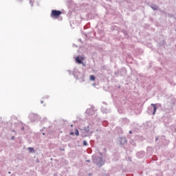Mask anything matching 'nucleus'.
<instances>
[{
    "mask_svg": "<svg viewBox=\"0 0 176 176\" xmlns=\"http://www.w3.org/2000/svg\"><path fill=\"white\" fill-rule=\"evenodd\" d=\"M93 162L94 164H96L98 167H102V166H104L105 164V162L104 160H102V157H96L93 159Z\"/></svg>",
    "mask_w": 176,
    "mask_h": 176,
    "instance_id": "1",
    "label": "nucleus"
},
{
    "mask_svg": "<svg viewBox=\"0 0 176 176\" xmlns=\"http://www.w3.org/2000/svg\"><path fill=\"white\" fill-rule=\"evenodd\" d=\"M29 118L32 122H39L41 120V116L35 113H30Z\"/></svg>",
    "mask_w": 176,
    "mask_h": 176,
    "instance_id": "2",
    "label": "nucleus"
},
{
    "mask_svg": "<svg viewBox=\"0 0 176 176\" xmlns=\"http://www.w3.org/2000/svg\"><path fill=\"white\" fill-rule=\"evenodd\" d=\"M127 71L126 70V69L122 68V69H120L118 70V72H116L114 73V75L118 77V76H123L124 75H126Z\"/></svg>",
    "mask_w": 176,
    "mask_h": 176,
    "instance_id": "3",
    "label": "nucleus"
},
{
    "mask_svg": "<svg viewBox=\"0 0 176 176\" xmlns=\"http://www.w3.org/2000/svg\"><path fill=\"white\" fill-rule=\"evenodd\" d=\"M63 12L60 10H52L51 12V17H54V19H57V17H59V16L62 14Z\"/></svg>",
    "mask_w": 176,
    "mask_h": 176,
    "instance_id": "4",
    "label": "nucleus"
},
{
    "mask_svg": "<svg viewBox=\"0 0 176 176\" xmlns=\"http://www.w3.org/2000/svg\"><path fill=\"white\" fill-rule=\"evenodd\" d=\"M85 112L89 116H93V115H96V111H94V109L93 108L87 109Z\"/></svg>",
    "mask_w": 176,
    "mask_h": 176,
    "instance_id": "5",
    "label": "nucleus"
},
{
    "mask_svg": "<svg viewBox=\"0 0 176 176\" xmlns=\"http://www.w3.org/2000/svg\"><path fill=\"white\" fill-rule=\"evenodd\" d=\"M73 75L76 79H80L83 76V74L78 71H74Z\"/></svg>",
    "mask_w": 176,
    "mask_h": 176,
    "instance_id": "6",
    "label": "nucleus"
},
{
    "mask_svg": "<svg viewBox=\"0 0 176 176\" xmlns=\"http://www.w3.org/2000/svg\"><path fill=\"white\" fill-rule=\"evenodd\" d=\"M83 57L82 56H77L76 58V62L77 63V64H82V65L85 67V63H83Z\"/></svg>",
    "mask_w": 176,
    "mask_h": 176,
    "instance_id": "7",
    "label": "nucleus"
},
{
    "mask_svg": "<svg viewBox=\"0 0 176 176\" xmlns=\"http://www.w3.org/2000/svg\"><path fill=\"white\" fill-rule=\"evenodd\" d=\"M118 141L120 142V145H124V144L127 143V139L124 137H120L118 138Z\"/></svg>",
    "mask_w": 176,
    "mask_h": 176,
    "instance_id": "8",
    "label": "nucleus"
},
{
    "mask_svg": "<svg viewBox=\"0 0 176 176\" xmlns=\"http://www.w3.org/2000/svg\"><path fill=\"white\" fill-rule=\"evenodd\" d=\"M151 105L153 107L152 115H156V111L157 110V104L152 103Z\"/></svg>",
    "mask_w": 176,
    "mask_h": 176,
    "instance_id": "9",
    "label": "nucleus"
},
{
    "mask_svg": "<svg viewBox=\"0 0 176 176\" xmlns=\"http://www.w3.org/2000/svg\"><path fill=\"white\" fill-rule=\"evenodd\" d=\"M101 111L102 112V113H109V112H111V110L109 109H107L102 107L101 108Z\"/></svg>",
    "mask_w": 176,
    "mask_h": 176,
    "instance_id": "10",
    "label": "nucleus"
},
{
    "mask_svg": "<svg viewBox=\"0 0 176 176\" xmlns=\"http://www.w3.org/2000/svg\"><path fill=\"white\" fill-rule=\"evenodd\" d=\"M151 8L153 10H159V6L157 5L153 4L151 6Z\"/></svg>",
    "mask_w": 176,
    "mask_h": 176,
    "instance_id": "11",
    "label": "nucleus"
},
{
    "mask_svg": "<svg viewBox=\"0 0 176 176\" xmlns=\"http://www.w3.org/2000/svg\"><path fill=\"white\" fill-rule=\"evenodd\" d=\"M153 112V107H150L148 108V113H149V115H152Z\"/></svg>",
    "mask_w": 176,
    "mask_h": 176,
    "instance_id": "12",
    "label": "nucleus"
},
{
    "mask_svg": "<svg viewBox=\"0 0 176 176\" xmlns=\"http://www.w3.org/2000/svg\"><path fill=\"white\" fill-rule=\"evenodd\" d=\"M28 151L30 153H35V150L34 149L33 147H29Z\"/></svg>",
    "mask_w": 176,
    "mask_h": 176,
    "instance_id": "13",
    "label": "nucleus"
},
{
    "mask_svg": "<svg viewBox=\"0 0 176 176\" xmlns=\"http://www.w3.org/2000/svg\"><path fill=\"white\" fill-rule=\"evenodd\" d=\"M122 32L125 35L126 38H129V34H127V31L126 30H122Z\"/></svg>",
    "mask_w": 176,
    "mask_h": 176,
    "instance_id": "14",
    "label": "nucleus"
},
{
    "mask_svg": "<svg viewBox=\"0 0 176 176\" xmlns=\"http://www.w3.org/2000/svg\"><path fill=\"white\" fill-rule=\"evenodd\" d=\"M166 112H168L169 113L173 112V107H170L169 109L166 108Z\"/></svg>",
    "mask_w": 176,
    "mask_h": 176,
    "instance_id": "15",
    "label": "nucleus"
},
{
    "mask_svg": "<svg viewBox=\"0 0 176 176\" xmlns=\"http://www.w3.org/2000/svg\"><path fill=\"white\" fill-rule=\"evenodd\" d=\"M46 122H48L47 118H43V120L41 121V124H43V123H46Z\"/></svg>",
    "mask_w": 176,
    "mask_h": 176,
    "instance_id": "16",
    "label": "nucleus"
},
{
    "mask_svg": "<svg viewBox=\"0 0 176 176\" xmlns=\"http://www.w3.org/2000/svg\"><path fill=\"white\" fill-rule=\"evenodd\" d=\"M131 145H133V146H135L137 144H135V142L134 140H131L130 142Z\"/></svg>",
    "mask_w": 176,
    "mask_h": 176,
    "instance_id": "17",
    "label": "nucleus"
},
{
    "mask_svg": "<svg viewBox=\"0 0 176 176\" xmlns=\"http://www.w3.org/2000/svg\"><path fill=\"white\" fill-rule=\"evenodd\" d=\"M90 80H93V81L96 80V76L93 75L90 76Z\"/></svg>",
    "mask_w": 176,
    "mask_h": 176,
    "instance_id": "18",
    "label": "nucleus"
},
{
    "mask_svg": "<svg viewBox=\"0 0 176 176\" xmlns=\"http://www.w3.org/2000/svg\"><path fill=\"white\" fill-rule=\"evenodd\" d=\"M84 130L86 131V133H89V131H90V129H89V126L85 127Z\"/></svg>",
    "mask_w": 176,
    "mask_h": 176,
    "instance_id": "19",
    "label": "nucleus"
},
{
    "mask_svg": "<svg viewBox=\"0 0 176 176\" xmlns=\"http://www.w3.org/2000/svg\"><path fill=\"white\" fill-rule=\"evenodd\" d=\"M82 145H83L84 146H87V145H89V144H87V142L86 140H84V141H83V143H82Z\"/></svg>",
    "mask_w": 176,
    "mask_h": 176,
    "instance_id": "20",
    "label": "nucleus"
},
{
    "mask_svg": "<svg viewBox=\"0 0 176 176\" xmlns=\"http://www.w3.org/2000/svg\"><path fill=\"white\" fill-rule=\"evenodd\" d=\"M75 135H79V131L78 129H75Z\"/></svg>",
    "mask_w": 176,
    "mask_h": 176,
    "instance_id": "21",
    "label": "nucleus"
},
{
    "mask_svg": "<svg viewBox=\"0 0 176 176\" xmlns=\"http://www.w3.org/2000/svg\"><path fill=\"white\" fill-rule=\"evenodd\" d=\"M21 130L22 131H24V130H25L24 126H22V127L21 128Z\"/></svg>",
    "mask_w": 176,
    "mask_h": 176,
    "instance_id": "22",
    "label": "nucleus"
},
{
    "mask_svg": "<svg viewBox=\"0 0 176 176\" xmlns=\"http://www.w3.org/2000/svg\"><path fill=\"white\" fill-rule=\"evenodd\" d=\"M155 141H159V137L155 138Z\"/></svg>",
    "mask_w": 176,
    "mask_h": 176,
    "instance_id": "23",
    "label": "nucleus"
},
{
    "mask_svg": "<svg viewBox=\"0 0 176 176\" xmlns=\"http://www.w3.org/2000/svg\"><path fill=\"white\" fill-rule=\"evenodd\" d=\"M157 176H163V174L160 173V174L157 175Z\"/></svg>",
    "mask_w": 176,
    "mask_h": 176,
    "instance_id": "24",
    "label": "nucleus"
},
{
    "mask_svg": "<svg viewBox=\"0 0 176 176\" xmlns=\"http://www.w3.org/2000/svg\"><path fill=\"white\" fill-rule=\"evenodd\" d=\"M30 3L31 4V6H32V0H30Z\"/></svg>",
    "mask_w": 176,
    "mask_h": 176,
    "instance_id": "25",
    "label": "nucleus"
},
{
    "mask_svg": "<svg viewBox=\"0 0 176 176\" xmlns=\"http://www.w3.org/2000/svg\"><path fill=\"white\" fill-rule=\"evenodd\" d=\"M43 98H49V96H46L43 97Z\"/></svg>",
    "mask_w": 176,
    "mask_h": 176,
    "instance_id": "26",
    "label": "nucleus"
},
{
    "mask_svg": "<svg viewBox=\"0 0 176 176\" xmlns=\"http://www.w3.org/2000/svg\"><path fill=\"white\" fill-rule=\"evenodd\" d=\"M87 163H90V160H86Z\"/></svg>",
    "mask_w": 176,
    "mask_h": 176,
    "instance_id": "27",
    "label": "nucleus"
},
{
    "mask_svg": "<svg viewBox=\"0 0 176 176\" xmlns=\"http://www.w3.org/2000/svg\"><path fill=\"white\" fill-rule=\"evenodd\" d=\"M70 135H74V132H70Z\"/></svg>",
    "mask_w": 176,
    "mask_h": 176,
    "instance_id": "28",
    "label": "nucleus"
},
{
    "mask_svg": "<svg viewBox=\"0 0 176 176\" xmlns=\"http://www.w3.org/2000/svg\"><path fill=\"white\" fill-rule=\"evenodd\" d=\"M89 176H93V173H89Z\"/></svg>",
    "mask_w": 176,
    "mask_h": 176,
    "instance_id": "29",
    "label": "nucleus"
},
{
    "mask_svg": "<svg viewBox=\"0 0 176 176\" xmlns=\"http://www.w3.org/2000/svg\"><path fill=\"white\" fill-rule=\"evenodd\" d=\"M129 134H133V131H129Z\"/></svg>",
    "mask_w": 176,
    "mask_h": 176,
    "instance_id": "30",
    "label": "nucleus"
},
{
    "mask_svg": "<svg viewBox=\"0 0 176 176\" xmlns=\"http://www.w3.org/2000/svg\"><path fill=\"white\" fill-rule=\"evenodd\" d=\"M11 140H14V136H12Z\"/></svg>",
    "mask_w": 176,
    "mask_h": 176,
    "instance_id": "31",
    "label": "nucleus"
},
{
    "mask_svg": "<svg viewBox=\"0 0 176 176\" xmlns=\"http://www.w3.org/2000/svg\"><path fill=\"white\" fill-rule=\"evenodd\" d=\"M41 104H43V100H41Z\"/></svg>",
    "mask_w": 176,
    "mask_h": 176,
    "instance_id": "32",
    "label": "nucleus"
},
{
    "mask_svg": "<svg viewBox=\"0 0 176 176\" xmlns=\"http://www.w3.org/2000/svg\"><path fill=\"white\" fill-rule=\"evenodd\" d=\"M60 151H65L64 148H60Z\"/></svg>",
    "mask_w": 176,
    "mask_h": 176,
    "instance_id": "33",
    "label": "nucleus"
},
{
    "mask_svg": "<svg viewBox=\"0 0 176 176\" xmlns=\"http://www.w3.org/2000/svg\"><path fill=\"white\" fill-rule=\"evenodd\" d=\"M69 74H72V72L71 71H69Z\"/></svg>",
    "mask_w": 176,
    "mask_h": 176,
    "instance_id": "34",
    "label": "nucleus"
},
{
    "mask_svg": "<svg viewBox=\"0 0 176 176\" xmlns=\"http://www.w3.org/2000/svg\"><path fill=\"white\" fill-rule=\"evenodd\" d=\"M43 135H45V133H43Z\"/></svg>",
    "mask_w": 176,
    "mask_h": 176,
    "instance_id": "35",
    "label": "nucleus"
},
{
    "mask_svg": "<svg viewBox=\"0 0 176 176\" xmlns=\"http://www.w3.org/2000/svg\"><path fill=\"white\" fill-rule=\"evenodd\" d=\"M82 82H85V80H83V78H82Z\"/></svg>",
    "mask_w": 176,
    "mask_h": 176,
    "instance_id": "36",
    "label": "nucleus"
},
{
    "mask_svg": "<svg viewBox=\"0 0 176 176\" xmlns=\"http://www.w3.org/2000/svg\"><path fill=\"white\" fill-rule=\"evenodd\" d=\"M8 174H11V173H10V172H8Z\"/></svg>",
    "mask_w": 176,
    "mask_h": 176,
    "instance_id": "37",
    "label": "nucleus"
}]
</instances>
